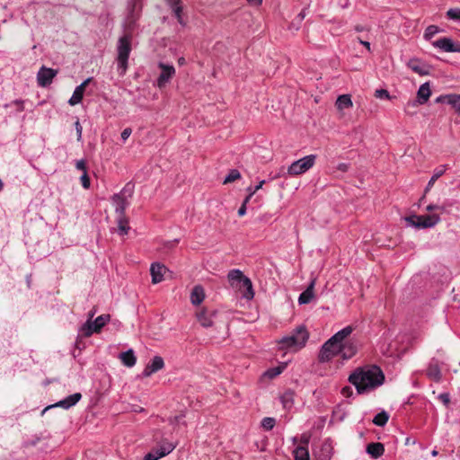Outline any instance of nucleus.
<instances>
[{"label": "nucleus", "mask_w": 460, "mask_h": 460, "mask_svg": "<svg viewBox=\"0 0 460 460\" xmlns=\"http://www.w3.org/2000/svg\"><path fill=\"white\" fill-rule=\"evenodd\" d=\"M341 394L344 396H349L350 394H352L351 388L349 386H345L341 389Z\"/></svg>", "instance_id": "obj_54"}, {"label": "nucleus", "mask_w": 460, "mask_h": 460, "mask_svg": "<svg viewBox=\"0 0 460 460\" xmlns=\"http://www.w3.org/2000/svg\"><path fill=\"white\" fill-rule=\"evenodd\" d=\"M295 460H310L309 451L306 447L298 446L293 451Z\"/></svg>", "instance_id": "obj_31"}, {"label": "nucleus", "mask_w": 460, "mask_h": 460, "mask_svg": "<svg viewBox=\"0 0 460 460\" xmlns=\"http://www.w3.org/2000/svg\"><path fill=\"white\" fill-rule=\"evenodd\" d=\"M3 189H4V182L0 179V191H2Z\"/></svg>", "instance_id": "obj_63"}, {"label": "nucleus", "mask_w": 460, "mask_h": 460, "mask_svg": "<svg viewBox=\"0 0 460 460\" xmlns=\"http://www.w3.org/2000/svg\"><path fill=\"white\" fill-rule=\"evenodd\" d=\"M276 424V420L274 418L271 417H265L261 420V427L265 430H271Z\"/></svg>", "instance_id": "obj_38"}, {"label": "nucleus", "mask_w": 460, "mask_h": 460, "mask_svg": "<svg viewBox=\"0 0 460 460\" xmlns=\"http://www.w3.org/2000/svg\"><path fill=\"white\" fill-rule=\"evenodd\" d=\"M388 420L389 414L386 411H382L374 417L373 423L378 427H383L387 423Z\"/></svg>", "instance_id": "obj_34"}, {"label": "nucleus", "mask_w": 460, "mask_h": 460, "mask_svg": "<svg viewBox=\"0 0 460 460\" xmlns=\"http://www.w3.org/2000/svg\"><path fill=\"white\" fill-rule=\"evenodd\" d=\"M316 155H309L293 162L288 168L289 175H299L307 172L315 163Z\"/></svg>", "instance_id": "obj_7"}, {"label": "nucleus", "mask_w": 460, "mask_h": 460, "mask_svg": "<svg viewBox=\"0 0 460 460\" xmlns=\"http://www.w3.org/2000/svg\"><path fill=\"white\" fill-rule=\"evenodd\" d=\"M227 279L232 288H237L242 292L243 297L247 300L253 298L254 292L252 281L240 270H231L227 274Z\"/></svg>", "instance_id": "obj_4"}, {"label": "nucleus", "mask_w": 460, "mask_h": 460, "mask_svg": "<svg viewBox=\"0 0 460 460\" xmlns=\"http://www.w3.org/2000/svg\"><path fill=\"white\" fill-rule=\"evenodd\" d=\"M166 270L164 265L160 264L158 262H154L150 267V274L152 277V283L157 284L160 283L164 279V274Z\"/></svg>", "instance_id": "obj_18"}, {"label": "nucleus", "mask_w": 460, "mask_h": 460, "mask_svg": "<svg viewBox=\"0 0 460 460\" xmlns=\"http://www.w3.org/2000/svg\"><path fill=\"white\" fill-rule=\"evenodd\" d=\"M314 285H315V280L313 279L310 282L309 286L306 288V289L300 294V296L298 297V303L300 305H305V304H308L311 302V300L314 297Z\"/></svg>", "instance_id": "obj_24"}, {"label": "nucleus", "mask_w": 460, "mask_h": 460, "mask_svg": "<svg viewBox=\"0 0 460 460\" xmlns=\"http://www.w3.org/2000/svg\"><path fill=\"white\" fill-rule=\"evenodd\" d=\"M11 105H15L17 107L18 111H22L24 110L23 102L21 100H15L12 102L10 104L6 103L4 108H8Z\"/></svg>", "instance_id": "obj_45"}, {"label": "nucleus", "mask_w": 460, "mask_h": 460, "mask_svg": "<svg viewBox=\"0 0 460 460\" xmlns=\"http://www.w3.org/2000/svg\"><path fill=\"white\" fill-rule=\"evenodd\" d=\"M181 418H182V416H181V415L176 416V417H174V421H175V422H180V420H181Z\"/></svg>", "instance_id": "obj_61"}, {"label": "nucleus", "mask_w": 460, "mask_h": 460, "mask_svg": "<svg viewBox=\"0 0 460 460\" xmlns=\"http://www.w3.org/2000/svg\"><path fill=\"white\" fill-rule=\"evenodd\" d=\"M131 133L132 129L130 128H126L123 129V131L121 132V139L123 140V142H126L128 140Z\"/></svg>", "instance_id": "obj_49"}, {"label": "nucleus", "mask_w": 460, "mask_h": 460, "mask_svg": "<svg viewBox=\"0 0 460 460\" xmlns=\"http://www.w3.org/2000/svg\"><path fill=\"white\" fill-rule=\"evenodd\" d=\"M215 313L213 311L201 310L197 314L198 321L203 327H211L213 325V317Z\"/></svg>", "instance_id": "obj_22"}, {"label": "nucleus", "mask_w": 460, "mask_h": 460, "mask_svg": "<svg viewBox=\"0 0 460 460\" xmlns=\"http://www.w3.org/2000/svg\"><path fill=\"white\" fill-rule=\"evenodd\" d=\"M264 183H265V181L263 180V181H261L259 182V184L256 185V186H253V187L250 186V187H248L247 188V191H248L249 194L245 198V202H248L250 200V199L255 194V192L258 191L263 186Z\"/></svg>", "instance_id": "obj_40"}, {"label": "nucleus", "mask_w": 460, "mask_h": 460, "mask_svg": "<svg viewBox=\"0 0 460 460\" xmlns=\"http://www.w3.org/2000/svg\"><path fill=\"white\" fill-rule=\"evenodd\" d=\"M337 169L341 172H347L348 169H349V164H345V163H341V164H339L338 166H337Z\"/></svg>", "instance_id": "obj_52"}, {"label": "nucleus", "mask_w": 460, "mask_h": 460, "mask_svg": "<svg viewBox=\"0 0 460 460\" xmlns=\"http://www.w3.org/2000/svg\"><path fill=\"white\" fill-rule=\"evenodd\" d=\"M164 367V362L162 357L155 356L151 361L146 366L143 370V376L148 377L157 371L161 370Z\"/></svg>", "instance_id": "obj_13"}, {"label": "nucleus", "mask_w": 460, "mask_h": 460, "mask_svg": "<svg viewBox=\"0 0 460 460\" xmlns=\"http://www.w3.org/2000/svg\"><path fill=\"white\" fill-rule=\"evenodd\" d=\"M437 208H438V206H437V205H429V206L427 207V210H428V211H432V210L437 209Z\"/></svg>", "instance_id": "obj_59"}, {"label": "nucleus", "mask_w": 460, "mask_h": 460, "mask_svg": "<svg viewBox=\"0 0 460 460\" xmlns=\"http://www.w3.org/2000/svg\"><path fill=\"white\" fill-rule=\"evenodd\" d=\"M438 454V452L437 450H435V449L431 451V456H437Z\"/></svg>", "instance_id": "obj_62"}, {"label": "nucleus", "mask_w": 460, "mask_h": 460, "mask_svg": "<svg viewBox=\"0 0 460 460\" xmlns=\"http://www.w3.org/2000/svg\"><path fill=\"white\" fill-rule=\"evenodd\" d=\"M117 222H118L119 233L121 235L127 234L129 230V226H128V221L126 216L123 214L117 215Z\"/></svg>", "instance_id": "obj_30"}, {"label": "nucleus", "mask_w": 460, "mask_h": 460, "mask_svg": "<svg viewBox=\"0 0 460 460\" xmlns=\"http://www.w3.org/2000/svg\"><path fill=\"white\" fill-rule=\"evenodd\" d=\"M81 398H82V394L80 393H75L71 395H68L65 399L58 402L54 405L47 407L43 411H47L49 408H51V407H61L63 409L67 410V409L71 408L72 406L75 405L80 401Z\"/></svg>", "instance_id": "obj_16"}, {"label": "nucleus", "mask_w": 460, "mask_h": 460, "mask_svg": "<svg viewBox=\"0 0 460 460\" xmlns=\"http://www.w3.org/2000/svg\"><path fill=\"white\" fill-rule=\"evenodd\" d=\"M246 204H247V202H245V199H244L243 204H242V206L239 208L238 212H237L239 217H243V216L245 215V213H246Z\"/></svg>", "instance_id": "obj_50"}, {"label": "nucleus", "mask_w": 460, "mask_h": 460, "mask_svg": "<svg viewBox=\"0 0 460 460\" xmlns=\"http://www.w3.org/2000/svg\"><path fill=\"white\" fill-rule=\"evenodd\" d=\"M92 80H93V77H88L81 84H79L78 86L75 87L71 98L68 101V103L71 106L79 104L82 102L85 88L90 84V82Z\"/></svg>", "instance_id": "obj_15"}, {"label": "nucleus", "mask_w": 460, "mask_h": 460, "mask_svg": "<svg viewBox=\"0 0 460 460\" xmlns=\"http://www.w3.org/2000/svg\"><path fill=\"white\" fill-rule=\"evenodd\" d=\"M433 46L438 48L446 52H457L460 53V44L454 43L450 38H441L434 41Z\"/></svg>", "instance_id": "obj_12"}, {"label": "nucleus", "mask_w": 460, "mask_h": 460, "mask_svg": "<svg viewBox=\"0 0 460 460\" xmlns=\"http://www.w3.org/2000/svg\"><path fill=\"white\" fill-rule=\"evenodd\" d=\"M450 105L460 115V94H452Z\"/></svg>", "instance_id": "obj_41"}, {"label": "nucleus", "mask_w": 460, "mask_h": 460, "mask_svg": "<svg viewBox=\"0 0 460 460\" xmlns=\"http://www.w3.org/2000/svg\"><path fill=\"white\" fill-rule=\"evenodd\" d=\"M141 1L142 0H129L128 1V22L131 23V22H135V21L137 20V16H138V13L141 10V7H142V4H141Z\"/></svg>", "instance_id": "obj_20"}, {"label": "nucleus", "mask_w": 460, "mask_h": 460, "mask_svg": "<svg viewBox=\"0 0 460 460\" xmlns=\"http://www.w3.org/2000/svg\"><path fill=\"white\" fill-rule=\"evenodd\" d=\"M366 451L372 458L377 459L383 456L385 452V447L382 443L372 442L367 444Z\"/></svg>", "instance_id": "obj_21"}, {"label": "nucleus", "mask_w": 460, "mask_h": 460, "mask_svg": "<svg viewBox=\"0 0 460 460\" xmlns=\"http://www.w3.org/2000/svg\"><path fill=\"white\" fill-rule=\"evenodd\" d=\"M447 171V165H440L439 167L436 168L434 170L433 175L431 176L430 180L428 182V185L426 187V191H428L435 183V181L441 177L445 172Z\"/></svg>", "instance_id": "obj_32"}, {"label": "nucleus", "mask_w": 460, "mask_h": 460, "mask_svg": "<svg viewBox=\"0 0 460 460\" xmlns=\"http://www.w3.org/2000/svg\"><path fill=\"white\" fill-rule=\"evenodd\" d=\"M241 178V173L239 172L238 170L236 169H233L229 172V173L226 176L225 180H224V183L225 184H227V183H230V182H233L235 180H238Z\"/></svg>", "instance_id": "obj_36"}, {"label": "nucleus", "mask_w": 460, "mask_h": 460, "mask_svg": "<svg viewBox=\"0 0 460 460\" xmlns=\"http://www.w3.org/2000/svg\"><path fill=\"white\" fill-rule=\"evenodd\" d=\"M448 19L460 22V8H451L447 12Z\"/></svg>", "instance_id": "obj_42"}, {"label": "nucleus", "mask_w": 460, "mask_h": 460, "mask_svg": "<svg viewBox=\"0 0 460 460\" xmlns=\"http://www.w3.org/2000/svg\"><path fill=\"white\" fill-rule=\"evenodd\" d=\"M426 374L428 376L429 378H430L431 380L435 381V382H439L440 379H441V370H440V367H438V365L434 362V361H431L426 370Z\"/></svg>", "instance_id": "obj_25"}, {"label": "nucleus", "mask_w": 460, "mask_h": 460, "mask_svg": "<svg viewBox=\"0 0 460 460\" xmlns=\"http://www.w3.org/2000/svg\"><path fill=\"white\" fill-rule=\"evenodd\" d=\"M285 367L286 366L283 365V366H278L276 367L270 368L264 373V376L272 379V378L278 376L279 375H280L283 372Z\"/></svg>", "instance_id": "obj_35"}, {"label": "nucleus", "mask_w": 460, "mask_h": 460, "mask_svg": "<svg viewBox=\"0 0 460 460\" xmlns=\"http://www.w3.org/2000/svg\"><path fill=\"white\" fill-rule=\"evenodd\" d=\"M89 316L90 318L80 327L79 329V337H90L93 335V333H96L95 331H93V329L95 328L94 327V324L91 321V318L93 316V313L91 312L89 314Z\"/></svg>", "instance_id": "obj_23"}, {"label": "nucleus", "mask_w": 460, "mask_h": 460, "mask_svg": "<svg viewBox=\"0 0 460 460\" xmlns=\"http://www.w3.org/2000/svg\"><path fill=\"white\" fill-rule=\"evenodd\" d=\"M178 63H179L180 66L184 65L185 64V58H180L178 59Z\"/></svg>", "instance_id": "obj_60"}, {"label": "nucleus", "mask_w": 460, "mask_h": 460, "mask_svg": "<svg viewBox=\"0 0 460 460\" xmlns=\"http://www.w3.org/2000/svg\"><path fill=\"white\" fill-rule=\"evenodd\" d=\"M352 332L353 328L351 326H346L325 341L319 352V361L328 362L335 356L340 355L341 342L348 338Z\"/></svg>", "instance_id": "obj_2"}, {"label": "nucleus", "mask_w": 460, "mask_h": 460, "mask_svg": "<svg viewBox=\"0 0 460 460\" xmlns=\"http://www.w3.org/2000/svg\"><path fill=\"white\" fill-rule=\"evenodd\" d=\"M117 65L119 75H125L128 69V61L131 52V35L125 34L118 40L117 46Z\"/></svg>", "instance_id": "obj_5"}, {"label": "nucleus", "mask_w": 460, "mask_h": 460, "mask_svg": "<svg viewBox=\"0 0 460 460\" xmlns=\"http://www.w3.org/2000/svg\"><path fill=\"white\" fill-rule=\"evenodd\" d=\"M430 95V84L429 82H426L420 86L417 92L416 102L420 105H423L429 101Z\"/></svg>", "instance_id": "obj_19"}, {"label": "nucleus", "mask_w": 460, "mask_h": 460, "mask_svg": "<svg viewBox=\"0 0 460 460\" xmlns=\"http://www.w3.org/2000/svg\"><path fill=\"white\" fill-rule=\"evenodd\" d=\"M281 402L284 408H290L293 404V394L292 393H285L281 396Z\"/></svg>", "instance_id": "obj_39"}, {"label": "nucleus", "mask_w": 460, "mask_h": 460, "mask_svg": "<svg viewBox=\"0 0 460 460\" xmlns=\"http://www.w3.org/2000/svg\"><path fill=\"white\" fill-rule=\"evenodd\" d=\"M57 74V70L42 66L37 74L38 84L41 87L49 86Z\"/></svg>", "instance_id": "obj_11"}, {"label": "nucleus", "mask_w": 460, "mask_h": 460, "mask_svg": "<svg viewBox=\"0 0 460 460\" xmlns=\"http://www.w3.org/2000/svg\"><path fill=\"white\" fill-rule=\"evenodd\" d=\"M175 447L176 446L169 440L163 439L156 447L153 448L145 456L144 460H159L172 452Z\"/></svg>", "instance_id": "obj_9"}, {"label": "nucleus", "mask_w": 460, "mask_h": 460, "mask_svg": "<svg viewBox=\"0 0 460 460\" xmlns=\"http://www.w3.org/2000/svg\"><path fill=\"white\" fill-rule=\"evenodd\" d=\"M439 399L444 402V404L447 405L450 402V397L448 394H441L439 395Z\"/></svg>", "instance_id": "obj_51"}, {"label": "nucleus", "mask_w": 460, "mask_h": 460, "mask_svg": "<svg viewBox=\"0 0 460 460\" xmlns=\"http://www.w3.org/2000/svg\"><path fill=\"white\" fill-rule=\"evenodd\" d=\"M349 381L356 387L358 394L368 393L385 382V375L376 365L357 368L349 376Z\"/></svg>", "instance_id": "obj_1"}, {"label": "nucleus", "mask_w": 460, "mask_h": 460, "mask_svg": "<svg viewBox=\"0 0 460 460\" xmlns=\"http://www.w3.org/2000/svg\"><path fill=\"white\" fill-rule=\"evenodd\" d=\"M119 358L124 366L132 367L136 365L137 358L134 354L133 349H128L125 352L120 353Z\"/></svg>", "instance_id": "obj_27"}, {"label": "nucleus", "mask_w": 460, "mask_h": 460, "mask_svg": "<svg viewBox=\"0 0 460 460\" xmlns=\"http://www.w3.org/2000/svg\"><path fill=\"white\" fill-rule=\"evenodd\" d=\"M305 17V10H302L298 15L296 16V19L298 20L299 22H301Z\"/></svg>", "instance_id": "obj_56"}, {"label": "nucleus", "mask_w": 460, "mask_h": 460, "mask_svg": "<svg viewBox=\"0 0 460 460\" xmlns=\"http://www.w3.org/2000/svg\"><path fill=\"white\" fill-rule=\"evenodd\" d=\"M247 2H248L250 4H252V5L258 6V5L261 4L262 0H247Z\"/></svg>", "instance_id": "obj_57"}, {"label": "nucleus", "mask_w": 460, "mask_h": 460, "mask_svg": "<svg viewBox=\"0 0 460 460\" xmlns=\"http://www.w3.org/2000/svg\"><path fill=\"white\" fill-rule=\"evenodd\" d=\"M75 130H76V135H77V140L80 141L82 139V132H83V128L79 122V119H77L75 122Z\"/></svg>", "instance_id": "obj_48"}, {"label": "nucleus", "mask_w": 460, "mask_h": 460, "mask_svg": "<svg viewBox=\"0 0 460 460\" xmlns=\"http://www.w3.org/2000/svg\"><path fill=\"white\" fill-rule=\"evenodd\" d=\"M438 32H440V30L438 26L429 25L425 30L424 38L429 40Z\"/></svg>", "instance_id": "obj_37"}, {"label": "nucleus", "mask_w": 460, "mask_h": 460, "mask_svg": "<svg viewBox=\"0 0 460 460\" xmlns=\"http://www.w3.org/2000/svg\"><path fill=\"white\" fill-rule=\"evenodd\" d=\"M301 442L305 445L304 447H307V445H308V442H309V438L307 437L304 436L301 438Z\"/></svg>", "instance_id": "obj_58"}, {"label": "nucleus", "mask_w": 460, "mask_h": 460, "mask_svg": "<svg viewBox=\"0 0 460 460\" xmlns=\"http://www.w3.org/2000/svg\"><path fill=\"white\" fill-rule=\"evenodd\" d=\"M440 220L438 215L411 216L406 217V221L417 228H428L436 226Z\"/></svg>", "instance_id": "obj_8"}, {"label": "nucleus", "mask_w": 460, "mask_h": 460, "mask_svg": "<svg viewBox=\"0 0 460 460\" xmlns=\"http://www.w3.org/2000/svg\"><path fill=\"white\" fill-rule=\"evenodd\" d=\"M78 339H79V337L77 338V341H76V346L79 348V346H81V343H79Z\"/></svg>", "instance_id": "obj_64"}, {"label": "nucleus", "mask_w": 460, "mask_h": 460, "mask_svg": "<svg viewBox=\"0 0 460 460\" xmlns=\"http://www.w3.org/2000/svg\"><path fill=\"white\" fill-rule=\"evenodd\" d=\"M355 31H358V32H361V31H369L370 29L369 28H367L363 25H360V24H358L354 27Z\"/></svg>", "instance_id": "obj_55"}, {"label": "nucleus", "mask_w": 460, "mask_h": 460, "mask_svg": "<svg viewBox=\"0 0 460 460\" xmlns=\"http://www.w3.org/2000/svg\"><path fill=\"white\" fill-rule=\"evenodd\" d=\"M308 339L309 332L305 326L299 325L279 341V349L281 350L291 349L296 351L304 348Z\"/></svg>", "instance_id": "obj_3"}, {"label": "nucleus", "mask_w": 460, "mask_h": 460, "mask_svg": "<svg viewBox=\"0 0 460 460\" xmlns=\"http://www.w3.org/2000/svg\"><path fill=\"white\" fill-rule=\"evenodd\" d=\"M407 66L420 75H427L429 74L430 67L418 58L410 59Z\"/></svg>", "instance_id": "obj_17"}, {"label": "nucleus", "mask_w": 460, "mask_h": 460, "mask_svg": "<svg viewBox=\"0 0 460 460\" xmlns=\"http://www.w3.org/2000/svg\"><path fill=\"white\" fill-rule=\"evenodd\" d=\"M341 345L340 355L343 359H349L356 354L358 349L355 341L346 338Z\"/></svg>", "instance_id": "obj_14"}, {"label": "nucleus", "mask_w": 460, "mask_h": 460, "mask_svg": "<svg viewBox=\"0 0 460 460\" xmlns=\"http://www.w3.org/2000/svg\"><path fill=\"white\" fill-rule=\"evenodd\" d=\"M375 97L378 99L391 100L389 92L385 89H377L375 91Z\"/></svg>", "instance_id": "obj_43"}, {"label": "nucleus", "mask_w": 460, "mask_h": 460, "mask_svg": "<svg viewBox=\"0 0 460 460\" xmlns=\"http://www.w3.org/2000/svg\"><path fill=\"white\" fill-rule=\"evenodd\" d=\"M80 180H81V182H82V186L84 189H89L90 188V178L87 175V172H84L83 173V175L81 176Z\"/></svg>", "instance_id": "obj_46"}, {"label": "nucleus", "mask_w": 460, "mask_h": 460, "mask_svg": "<svg viewBox=\"0 0 460 460\" xmlns=\"http://www.w3.org/2000/svg\"><path fill=\"white\" fill-rule=\"evenodd\" d=\"M168 4L171 6V8L172 9L174 14H175V17L177 18L178 22L180 23H182V20H181V0H166Z\"/></svg>", "instance_id": "obj_33"}, {"label": "nucleus", "mask_w": 460, "mask_h": 460, "mask_svg": "<svg viewBox=\"0 0 460 460\" xmlns=\"http://www.w3.org/2000/svg\"><path fill=\"white\" fill-rule=\"evenodd\" d=\"M358 42L363 45L364 47H366V49H367L368 52H371V47H370V43L368 41H366V40H361L360 38H358Z\"/></svg>", "instance_id": "obj_53"}, {"label": "nucleus", "mask_w": 460, "mask_h": 460, "mask_svg": "<svg viewBox=\"0 0 460 460\" xmlns=\"http://www.w3.org/2000/svg\"><path fill=\"white\" fill-rule=\"evenodd\" d=\"M111 320V315L108 314H104L102 315H99L93 323L94 324V329L96 333L101 332L102 329L105 326L107 323H109Z\"/></svg>", "instance_id": "obj_29"}, {"label": "nucleus", "mask_w": 460, "mask_h": 460, "mask_svg": "<svg viewBox=\"0 0 460 460\" xmlns=\"http://www.w3.org/2000/svg\"><path fill=\"white\" fill-rule=\"evenodd\" d=\"M133 193L134 185L131 182H128L119 193L112 196L111 201L117 215H125V210L129 205V199Z\"/></svg>", "instance_id": "obj_6"}, {"label": "nucleus", "mask_w": 460, "mask_h": 460, "mask_svg": "<svg viewBox=\"0 0 460 460\" xmlns=\"http://www.w3.org/2000/svg\"><path fill=\"white\" fill-rule=\"evenodd\" d=\"M452 94L440 95L435 99L436 103H447L450 105Z\"/></svg>", "instance_id": "obj_44"}, {"label": "nucleus", "mask_w": 460, "mask_h": 460, "mask_svg": "<svg viewBox=\"0 0 460 460\" xmlns=\"http://www.w3.org/2000/svg\"><path fill=\"white\" fill-rule=\"evenodd\" d=\"M158 66L162 71L157 78L156 85L158 88L162 89L169 83V81L175 75V68L172 65H168L164 63H159Z\"/></svg>", "instance_id": "obj_10"}, {"label": "nucleus", "mask_w": 460, "mask_h": 460, "mask_svg": "<svg viewBox=\"0 0 460 460\" xmlns=\"http://www.w3.org/2000/svg\"><path fill=\"white\" fill-rule=\"evenodd\" d=\"M335 106L340 111L351 108L353 106L351 96L349 94L340 95L336 100Z\"/></svg>", "instance_id": "obj_26"}, {"label": "nucleus", "mask_w": 460, "mask_h": 460, "mask_svg": "<svg viewBox=\"0 0 460 460\" xmlns=\"http://www.w3.org/2000/svg\"><path fill=\"white\" fill-rule=\"evenodd\" d=\"M75 168L79 171H82L83 173L84 172H87V169H86V163L84 159H81V160H78L76 161L75 163Z\"/></svg>", "instance_id": "obj_47"}, {"label": "nucleus", "mask_w": 460, "mask_h": 460, "mask_svg": "<svg viewBox=\"0 0 460 460\" xmlns=\"http://www.w3.org/2000/svg\"><path fill=\"white\" fill-rule=\"evenodd\" d=\"M205 298L204 289L201 286H195L190 294V301L193 305H199Z\"/></svg>", "instance_id": "obj_28"}]
</instances>
